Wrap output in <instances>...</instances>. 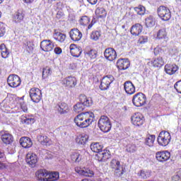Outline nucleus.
I'll return each mask as SVG.
<instances>
[{
	"mask_svg": "<svg viewBox=\"0 0 181 181\" xmlns=\"http://www.w3.org/2000/svg\"><path fill=\"white\" fill-rule=\"evenodd\" d=\"M93 121H94V113L91 112L81 113L74 119L75 124L80 128H87L92 124Z\"/></svg>",
	"mask_w": 181,
	"mask_h": 181,
	"instance_id": "f257e3e1",
	"label": "nucleus"
},
{
	"mask_svg": "<svg viewBox=\"0 0 181 181\" xmlns=\"http://www.w3.org/2000/svg\"><path fill=\"white\" fill-rule=\"evenodd\" d=\"M79 101L80 103H76L74 106V111L75 112H81L85 107H90L93 104V100L87 98L86 95H80Z\"/></svg>",
	"mask_w": 181,
	"mask_h": 181,
	"instance_id": "f03ea898",
	"label": "nucleus"
},
{
	"mask_svg": "<svg viewBox=\"0 0 181 181\" xmlns=\"http://www.w3.org/2000/svg\"><path fill=\"white\" fill-rule=\"evenodd\" d=\"M98 127L103 132L111 131V120L107 116H101L98 121Z\"/></svg>",
	"mask_w": 181,
	"mask_h": 181,
	"instance_id": "7ed1b4c3",
	"label": "nucleus"
},
{
	"mask_svg": "<svg viewBox=\"0 0 181 181\" xmlns=\"http://www.w3.org/2000/svg\"><path fill=\"white\" fill-rule=\"evenodd\" d=\"M170 139H172L170 133L164 131L159 134L157 141L158 145H160V146H168L170 142Z\"/></svg>",
	"mask_w": 181,
	"mask_h": 181,
	"instance_id": "20e7f679",
	"label": "nucleus"
},
{
	"mask_svg": "<svg viewBox=\"0 0 181 181\" xmlns=\"http://www.w3.org/2000/svg\"><path fill=\"white\" fill-rule=\"evenodd\" d=\"M110 167L115 172V175L117 177L124 175V168L121 167V163L117 159H112L110 161Z\"/></svg>",
	"mask_w": 181,
	"mask_h": 181,
	"instance_id": "39448f33",
	"label": "nucleus"
},
{
	"mask_svg": "<svg viewBox=\"0 0 181 181\" xmlns=\"http://www.w3.org/2000/svg\"><path fill=\"white\" fill-rule=\"evenodd\" d=\"M157 13L162 21H169L172 17L170 10L165 6H160L157 9Z\"/></svg>",
	"mask_w": 181,
	"mask_h": 181,
	"instance_id": "423d86ee",
	"label": "nucleus"
},
{
	"mask_svg": "<svg viewBox=\"0 0 181 181\" xmlns=\"http://www.w3.org/2000/svg\"><path fill=\"white\" fill-rule=\"evenodd\" d=\"M132 103L135 107H142L146 103V96L142 93H138L133 96Z\"/></svg>",
	"mask_w": 181,
	"mask_h": 181,
	"instance_id": "0eeeda50",
	"label": "nucleus"
},
{
	"mask_svg": "<svg viewBox=\"0 0 181 181\" xmlns=\"http://www.w3.org/2000/svg\"><path fill=\"white\" fill-rule=\"evenodd\" d=\"M30 97L33 103H39L42 100V90L37 88H31Z\"/></svg>",
	"mask_w": 181,
	"mask_h": 181,
	"instance_id": "6e6552de",
	"label": "nucleus"
},
{
	"mask_svg": "<svg viewBox=\"0 0 181 181\" xmlns=\"http://www.w3.org/2000/svg\"><path fill=\"white\" fill-rule=\"evenodd\" d=\"M112 81H114V76H112V75H108L103 77L100 82V90H108Z\"/></svg>",
	"mask_w": 181,
	"mask_h": 181,
	"instance_id": "1a4fd4ad",
	"label": "nucleus"
},
{
	"mask_svg": "<svg viewBox=\"0 0 181 181\" xmlns=\"http://www.w3.org/2000/svg\"><path fill=\"white\" fill-rule=\"evenodd\" d=\"M7 83L10 87L16 88L21 86V78L18 75H10L7 78Z\"/></svg>",
	"mask_w": 181,
	"mask_h": 181,
	"instance_id": "9d476101",
	"label": "nucleus"
},
{
	"mask_svg": "<svg viewBox=\"0 0 181 181\" xmlns=\"http://www.w3.org/2000/svg\"><path fill=\"white\" fill-rule=\"evenodd\" d=\"M111 158L110 150H103L95 155V159L99 162H107Z\"/></svg>",
	"mask_w": 181,
	"mask_h": 181,
	"instance_id": "9b49d317",
	"label": "nucleus"
},
{
	"mask_svg": "<svg viewBox=\"0 0 181 181\" xmlns=\"http://www.w3.org/2000/svg\"><path fill=\"white\" fill-rule=\"evenodd\" d=\"M170 158V153L167 151H158L156 153V159L158 162H166Z\"/></svg>",
	"mask_w": 181,
	"mask_h": 181,
	"instance_id": "f8f14e48",
	"label": "nucleus"
},
{
	"mask_svg": "<svg viewBox=\"0 0 181 181\" xmlns=\"http://www.w3.org/2000/svg\"><path fill=\"white\" fill-rule=\"evenodd\" d=\"M62 84L69 88H73L77 86V79L76 77L68 76L62 80Z\"/></svg>",
	"mask_w": 181,
	"mask_h": 181,
	"instance_id": "ddd939ff",
	"label": "nucleus"
},
{
	"mask_svg": "<svg viewBox=\"0 0 181 181\" xmlns=\"http://www.w3.org/2000/svg\"><path fill=\"white\" fill-rule=\"evenodd\" d=\"M54 45L50 40H44L40 42V49L42 52H52Z\"/></svg>",
	"mask_w": 181,
	"mask_h": 181,
	"instance_id": "4468645a",
	"label": "nucleus"
},
{
	"mask_svg": "<svg viewBox=\"0 0 181 181\" xmlns=\"http://www.w3.org/2000/svg\"><path fill=\"white\" fill-rule=\"evenodd\" d=\"M104 56L107 60L113 62L117 59V52L112 47L107 48L104 52Z\"/></svg>",
	"mask_w": 181,
	"mask_h": 181,
	"instance_id": "2eb2a0df",
	"label": "nucleus"
},
{
	"mask_svg": "<svg viewBox=\"0 0 181 181\" xmlns=\"http://www.w3.org/2000/svg\"><path fill=\"white\" fill-rule=\"evenodd\" d=\"M132 123L136 127H141L144 124V115L142 114L137 112L132 116Z\"/></svg>",
	"mask_w": 181,
	"mask_h": 181,
	"instance_id": "dca6fc26",
	"label": "nucleus"
},
{
	"mask_svg": "<svg viewBox=\"0 0 181 181\" xmlns=\"http://www.w3.org/2000/svg\"><path fill=\"white\" fill-rule=\"evenodd\" d=\"M55 108L58 112L61 115L64 114H67L69 111H70V108H69V105L66 104V103H59L56 106Z\"/></svg>",
	"mask_w": 181,
	"mask_h": 181,
	"instance_id": "f3484780",
	"label": "nucleus"
},
{
	"mask_svg": "<svg viewBox=\"0 0 181 181\" xmlns=\"http://www.w3.org/2000/svg\"><path fill=\"white\" fill-rule=\"evenodd\" d=\"M69 35L71 40H74V42H78V40H81V37H83V34L77 28L71 30Z\"/></svg>",
	"mask_w": 181,
	"mask_h": 181,
	"instance_id": "a211bd4d",
	"label": "nucleus"
},
{
	"mask_svg": "<svg viewBox=\"0 0 181 181\" xmlns=\"http://www.w3.org/2000/svg\"><path fill=\"white\" fill-rule=\"evenodd\" d=\"M26 162L32 168L35 167L36 163H37V156L33 153H28L26 156Z\"/></svg>",
	"mask_w": 181,
	"mask_h": 181,
	"instance_id": "6ab92c4d",
	"label": "nucleus"
},
{
	"mask_svg": "<svg viewBox=\"0 0 181 181\" xmlns=\"http://www.w3.org/2000/svg\"><path fill=\"white\" fill-rule=\"evenodd\" d=\"M164 70L167 74H169L170 76H172V74H175L178 70L179 66L176 64H167L165 65Z\"/></svg>",
	"mask_w": 181,
	"mask_h": 181,
	"instance_id": "aec40b11",
	"label": "nucleus"
},
{
	"mask_svg": "<svg viewBox=\"0 0 181 181\" xmlns=\"http://www.w3.org/2000/svg\"><path fill=\"white\" fill-rule=\"evenodd\" d=\"M124 88L127 94L130 95L134 94L135 93V86L131 82V81H127L124 83Z\"/></svg>",
	"mask_w": 181,
	"mask_h": 181,
	"instance_id": "412c9836",
	"label": "nucleus"
},
{
	"mask_svg": "<svg viewBox=\"0 0 181 181\" xmlns=\"http://www.w3.org/2000/svg\"><path fill=\"white\" fill-rule=\"evenodd\" d=\"M129 61L127 59H118L117 62V66L119 70H127L129 67Z\"/></svg>",
	"mask_w": 181,
	"mask_h": 181,
	"instance_id": "4be33fe9",
	"label": "nucleus"
},
{
	"mask_svg": "<svg viewBox=\"0 0 181 181\" xmlns=\"http://www.w3.org/2000/svg\"><path fill=\"white\" fill-rule=\"evenodd\" d=\"M25 18V13L22 10H18L16 11L13 17V21L16 23H21L23 18Z\"/></svg>",
	"mask_w": 181,
	"mask_h": 181,
	"instance_id": "5701e85b",
	"label": "nucleus"
},
{
	"mask_svg": "<svg viewBox=\"0 0 181 181\" xmlns=\"http://www.w3.org/2000/svg\"><path fill=\"white\" fill-rule=\"evenodd\" d=\"M38 141H40L41 145H45L46 146H50L53 144L52 140L49 139L47 136L39 135L37 137Z\"/></svg>",
	"mask_w": 181,
	"mask_h": 181,
	"instance_id": "b1692460",
	"label": "nucleus"
},
{
	"mask_svg": "<svg viewBox=\"0 0 181 181\" xmlns=\"http://www.w3.org/2000/svg\"><path fill=\"white\" fill-rule=\"evenodd\" d=\"M20 144L23 148H30L33 145V143L30 138L24 136L20 139Z\"/></svg>",
	"mask_w": 181,
	"mask_h": 181,
	"instance_id": "393cba45",
	"label": "nucleus"
},
{
	"mask_svg": "<svg viewBox=\"0 0 181 181\" xmlns=\"http://www.w3.org/2000/svg\"><path fill=\"white\" fill-rule=\"evenodd\" d=\"M69 49L71 56H74V57H80V54H81L82 52L80 47H78L74 44H71Z\"/></svg>",
	"mask_w": 181,
	"mask_h": 181,
	"instance_id": "a878e982",
	"label": "nucleus"
},
{
	"mask_svg": "<svg viewBox=\"0 0 181 181\" xmlns=\"http://www.w3.org/2000/svg\"><path fill=\"white\" fill-rule=\"evenodd\" d=\"M1 141L6 145H11L13 142V136L9 133H4L1 135Z\"/></svg>",
	"mask_w": 181,
	"mask_h": 181,
	"instance_id": "bb28decb",
	"label": "nucleus"
},
{
	"mask_svg": "<svg viewBox=\"0 0 181 181\" xmlns=\"http://www.w3.org/2000/svg\"><path fill=\"white\" fill-rule=\"evenodd\" d=\"M132 35L133 36H139V34L142 33V26L141 24L137 23L133 25L130 30Z\"/></svg>",
	"mask_w": 181,
	"mask_h": 181,
	"instance_id": "cd10ccee",
	"label": "nucleus"
},
{
	"mask_svg": "<svg viewBox=\"0 0 181 181\" xmlns=\"http://www.w3.org/2000/svg\"><path fill=\"white\" fill-rule=\"evenodd\" d=\"M47 170H39L35 173L37 179L40 181H45V179H47Z\"/></svg>",
	"mask_w": 181,
	"mask_h": 181,
	"instance_id": "c85d7f7f",
	"label": "nucleus"
},
{
	"mask_svg": "<svg viewBox=\"0 0 181 181\" xmlns=\"http://www.w3.org/2000/svg\"><path fill=\"white\" fill-rule=\"evenodd\" d=\"M88 141V135L86 134H79L76 139V141L78 145H86Z\"/></svg>",
	"mask_w": 181,
	"mask_h": 181,
	"instance_id": "c756f323",
	"label": "nucleus"
},
{
	"mask_svg": "<svg viewBox=\"0 0 181 181\" xmlns=\"http://www.w3.org/2000/svg\"><path fill=\"white\" fill-rule=\"evenodd\" d=\"M103 148L104 146L100 144V143H92L90 144L91 151L95 153H100L103 151Z\"/></svg>",
	"mask_w": 181,
	"mask_h": 181,
	"instance_id": "7c9ffc66",
	"label": "nucleus"
},
{
	"mask_svg": "<svg viewBox=\"0 0 181 181\" xmlns=\"http://www.w3.org/2000/svg\"><path fill=\"white\" fill-rule=\"evenodd\" d=\"M53 37L55 40H57V42H60L61 43H63V42L66 40V35L57 31H54Z\"/></svg>",
	"mask_w": 181,
	"mask_h": 181,
	"instance_id": "2f4dec72",
	"label": "nucleus"
},
{
	"mask_svg": "<svg viewBox=\"0 0 181 181\" xmlns=\"http://www.w3.org/2000/svg\"><path fill=\"white\" fill-rule=\"evenodd\" d=\"M155 139V135L148 134L145 139V145H147V146H153Z\"/></svg>",
	"mask_w": 181,
	"mask_h": 181,
	"instance_id": "473e14b6",
	"label": "nucleus"
},
{
	"mask_svg": "<svg viewBox=\"0 0 181 181\" xmlns=\"http://www.w3.org/2000/svg\"><path fill=\"white\" fill-rule=\"evenodd\" d=\"M59 177V173L57 172H54L51 173H47V179H45V181H54V180H57Z\"/></svg>",
	"mask_w": 181,
	"mask_h": 181,
	"instance_id": "72a5a7b5",
	"label": "nucleus"
},
{
	"mask_svg": "<svg viewBox=\"0 0 181 181\" xmlns=\"http://www.w3.org/2000/svg\"><path fill=\"white\" fill-rule=\"evenodd\" d=\"M0 53L4 59H6L9 56V51L4 44L0 45Z\"/></svg>",
	"mask_w": 181,
	"mask_h": 181,
	"instance_id": "f704fd0d",
	"label": "nucleus"
},
{
	"mask_svg": "<svg viewBox=\"0 0 181 181\" xmlns=\"http://www.w3.org/2000/svg\"><path fill=\"white\" fill-rule=\"evenodd\" d=\"M145 23L147 28H153V26H155V18L153 16H150L146 18Z\"/></svg>",
	"mask_w": 181,
	"mask_h": 181,
	"instance_id": "c9c22d12",
	"label": "nucleus"
},
{
	"mask_svg": "<svg viewBox=\"0 0 181 181\" xmlns=\"http://www.w3.org/2000/svg\"><path fill=\"white\" fill-rule=\"evenodd\" d=\"M151 170H141L138 173V175L141 176L142 179H148L151 175Z\"/></svg>",
	"mask_w": 181,
	"mask_h": 181,
	"instance_id": "e433bc0d",
	"label": "nucleus"
},
{
	"mask_svg": "<svg viewBox=\"0 0 181 181\" xmlns=\"http://www.w3.org/2000/svg\"><path fill=\"white\" fill-rule=\"evenodd\" d=\"M95 13L98 18H105L107 16V11L104 8H98L95 10Z\"/></svg>",
	"mask_w": 181,
	"mask_h": 181,
	"instance_id": "4c0bfd02",
	"label": "nucleus"
},
{
	"mask_svg": "<svg viewBox=\"0 0 181 181\" xmlns=\"http://www.w3.org/2000/svg\"><path fill=\"white\" fill-rule=\"evenodd\" d=\"M153 64L154 67H162L165 62H163V58L159 57L157 59H154L153 62Z\"/></svg>",
	"mask_w": 181,
	"mask_h": 181,
	"instance_id": "58836bf2",
	"label": "nucleus"
},
{
	"mask_svg": "<svg viewBox=\"0 0 181 181\" xmlns=\"http://www.w3.org/2000/svg\"><path fill=\"white\" fill-rule=\"evenodd\" d=\"M168 36V33H166V29L162 28L160 29L157 33L158 39H166Z\"/></svg>",
	"mask_w": 181,
	"mask_h": 181,
	"instance_id": "ea45409f",
	"label": "nucleus"
},
{
	"mask_svg": "<svg viewBox=\"0 0 181 181\" xmlns=\"http://www.w3.org/2000/svg\"><path fill=\"white\" fill-rule=\"evenodd\" d=\"M21 122L23 124H26L27 125H30L32 124H35V118L33 117H23L21 119Z\"/></svg>",
	"mask_w": 181,
	"mask_h": 181,
	"instance_id": "a19ab883",
	"label": "nucleus"
},
{
	"mask_svg": "<svg viewBox=\"0 0 181 181\" xmlns=\"http://www.w3.org/2000/svg\"><path fill=\"white\" fill-rule=\"evenodd\" d=\"M138 148L135 144H128L126 147V151L129 152V153H134L136 152Z\"/></svg>",
	"mask_w": 181,
	"mask_h": 181,
	"instance_id": "79ce46f5",
	"label": "nucleus"
},
{
	"mask_svg": "<svg viewBox=\"0 0 181 181\" xmlns=\"http://www.w3.org/2000/svg\"><path fill=\"white\" fill-rule=\"evenodd\" d=\"M71 159L72 162H75L76 163H77L78 162H80V160H81V157H80V153H73L71 155Z\"/></svg>",
	"mask_w": 181,
	"mask_h": 181,
	"instance_id": "37998d69",
	"label": "nucleus"
},
{
	"mask_svg": "<svg viewBox=\"0 0 181 181\" xmlns=\"http://www.w3.org/2000/svg\"><path fill=\"white\" fill-rule=\"evenodd\" d=\"M100 36L101 33L99 31H93L90 34V39H92V40L97 41L100 39Z\"/></svg>",
	"mask_w": 181,
	"mask_h": 181,
	"instance_id": "c03bdc74",
	"label": "nucleus"
},
{
	"mask_svg": "<svg viewBox=\"0 0 181 181\" xmlns=\"http://www.w3.org/2000/svg\"><path fill=\"white\" fill-rule=\"evenodd\" d=\"M135 12H136L137 15H145V7L144 6H139L138 7L134 8Z\"/></svg>",
	"mask_w": 181,
	"mask_h": 181,
	"instance_id": "a18cd8bd",
	"label": "nucleus"
},
{
	"mask_svg": "<svg viewBox=\"0 0 181 181\" xmlns=\"http://www.w3.org/2000/svg\"><path fill=\"white\" fill-rule=\"evenodd\" d=\"M52 74V69L49 67H46L42 71V78H46Z\"/></svg>",
	"mask_w": 181,
	"mask_h": 181,
	"instance_id": "49530a36",
	"label": "nucleus"
},
{
	"mask_svg": "<svg viewBox=\"0 0 181 181\" xmlns=\"http://www.w3.org/2000/svg\"><path fill=\"white\" fill-rule=\"evenodd\" d=\"M79 23L81 25H83L84 26L88 25L90 23V18L86 16H82L79 20Z\"/></svg>",
	"mask_w": 181,
	"mask_h": 181,
	"instance_id": "de8ad7c7",
	"label": "nucleus"
},
{
	"mask_svg": "<svg viewBox=\"0 0 181 181\" xmlns=\"http://www.w3.org/2000/svg\"><path fill=\"white\" fill-rule=\"evenodd\" d=\"M82 176H86V177H93L94 176V172L91 170H83V173L82 174Z\"/></svg>",
	"mask_w": 181,
	"mask_h": 181,
	"instance_id": "09e8293b",
	"label": "nucleus"
},
{
	"mask_svg": "<svg viewBox=\"0 0 181 181\" xmlns=\"http://www.w3.org/2000/svg\"><path fill=\"white\" fill-rule=\"evenodd\" d=\"M88 56H89V57H90V59H95V57H97V51H95L94 49H90L88 52Z\"/></svg>",
	"mask_w": 181,
	"mask_h": 181,
	"instance_id": "8fccbe9b",
	"label": "nucleus"
},
{
	"mask_svg": "<svg viewBox=\"0 0 181 181\" xmlns=\"http://www.w3.org/2000/svg\"><path fill=\"white\" fill-rule=\"evenodd\" d=\"M25 49L28 53H32L33 52V44L30 42H27Z\"/></svg>",
	"mask_w": 181,
	"mask_h": 181,
	"instance_id": "3c124183",
	"label": "nucleus"
},
{
	"mask_svg": "<svg viewBox=\"0 0 181 181\" xmlns=\"http://www.w3.org/2000/svg\"><path fill=\"white\" fill-rule=\"evenodd\" d=\"M174 88H175L177 93H180V94H181V81H178L177 82H176V83L174 85Z\"/></svg>",
	"mask_w": 181,
	"mask_h": 181,
	"instance_id": "603ef678",
	"label": "nucleus"
},
{
	"mask_svg": "<svg viewBox=\"0 0 181 181\" xmlns=\"http://www.w3.org/2000/svg\"><path fill=\"white\" fill-rule=\"evenodd\" d=\"M5 35V24L0 22V37H2Z\"/></svg>",
	"mask_w": 181,
	"mask_h": 181,
	"instance_id": "864d4df0",
	"label": "nucleus"
},
{
	"mask_svg": "<svg viewBox=\"0 0 181 181\" xmlns=\"http://www.w3.org/2000/svg\"><path fill=\"white\" fill-rule=\"evenodd\" d=\"M148 42V37L146 36H141L139 39V43L140 45H144V43H146Z\"/></svg>",
	"mask_w": 181,
	"mask_h": 181,
	"instance_id": "5fc2aeb1",
	"label": "nucleus"
},
{
	"mask_svg": "<svg viewBox=\"0 0 181 181\" xmlns=\"http://www.w3.org/2000/svg\"><path fill=\"white\" fill-rule=\"evenodd\" d=\"M83 170H81V168H79V167H76L75 168V172L76 173H78V175H81V176H83Z\"/></svg>",
	"mask_w": 181,
	"mask_h": 181,
	"instance_id": "6e6d98bb",
	"label": "nucleus"
},
{
	"mask_svg": "<svg viewBox=\"0 0 181 181\" xmlns=\"http://www.w3.org/2000/svg\"><path fill=\"white\" fill-rule=\"evenodd\" d=\"M162 52V49L157 47L154 49V54L156 56H158V54H159V53H160Z\"/></svg>",
	"mask_w": 181,
	"mask_h": 181,
	"instance_id": "4d7b16f0",
	"label": "nucleus"
},
{
	"mask_svg": "<svg viewBox=\"0 0 181 181\" xmlns=\"http://www.w3.org/2000/svg\"><path fill=\"white\" fill-rule=\"evenodd\" d=\"M54 53H56V54H60L62 53V48L60 47L54 48Z\"/></svg>",
	"mask_w": 181,
	"mask_h": 181,
	"instance_id": "13d9d810",
	"label": "nucleus"
},
{
	"mask_svg": "<svg viewBox=\"0 0 181 181\" xmlns=\"http://www.w3.org/2000/svg\"><path fill=\"white\" fill-rule=\"evenodd\" d=\"M173 181H181L180 177L178 175H175L173 177Z\"/></svg>",
	"mask_w": 181,
	"mask_h": 181,
	"instance_id": "bf43d9fd",
	"label": "nucleus"
},
{
	"mask_svg": "<svg viewBox=\"0 0 181 181\" xmlns=\"http://www.w3.org/2000/svg\"><path fill=\"white\" fill-rule=\"evenodd\" d=\"M90 5H95L97 2H98V0H87Z\"/></svg>",
	"mask_w": 181,
	"mask_h": 181,
	"instance_id": "052dcab7",
	"label": "nucleus"
},
{
	"mask_svg": "<svg viewBox=\"0 0 181 181\" xmlns=\"http://www.w3.org/2000/svg\"><path fill=\"white\" fill-rule=\"evenodd\" d=\"M21 109L23 110V111H24V112H26V111H28V106H26V105L25 104H22Z\"/></svg>",
	"mask_w": 181,
	"mask_h": 181,
	"instance_id": "680f3d73",
	"label": "nucleus"
},
{
	"mask_svg": "<svg viewBox=\"0 0 181 181\" xmlns=\"http://www.w3.org/2000/svg\"><path fill=\"white\" fill-rule=\"evenodd\" d=\"M62 16H63V13L58 11L57 13V19H60V18H62Z\"/></svg>",
	"mask_w": 181,
	"mask_h": 181,
	"instance_id": "e2e57ef3",
	"label": "nucleus"
},
{
	"mask_svg": "<svg viewBox=\"0 0 181 181\" xmlns=\"http://www.w3.org/2000/svg\"><path fill=\"white\" fill-rule=\"evenodd\" d=\"M5 156V153H4V151L0 150V159H2V158H4Z\"/></svg>",
	"mask_w": 181,
	"mask_h": 181,
	"instance_id": "0e129e2a",
	"label": "nucleus"
},
{
	"mask_svg": "<svg viewBox=\"0 0 181 181\" xmlns=\"http://www.w3.org/2000/svg\"><path fill=\"white\" fill-rule=\"evenodd\" d=\"M25 4H32L34 0H23Z\"/></svg>",
	"mask_w": 181,
	"mask_h": 181,
	"instance_id": "69168bd1",
	"label": "nucleus"
},
{
	"mask_svg": "<svg viewBox=\"0 0 181 181\" xmlns=\"http://www.w3.org/2000/svg\"><path fill=\"white\" fill-rule=\"evenodd\" d=\"M94 21H92L91 23L88 25V29H90V28H93Z\"/></svg>",
	"mask_w": 181,
	"mask_h": 181,
	"instance_id": "338daca9",
	"label": "nucleus"
},
{
	"mask_svg": "<svg viewBox=\"0 0 181 181\" xmlns=\"http://www.w3.org/2000/svg\"><path fill=\"white\" fill-rule=\"evenodd\" d=\"M81 181H95V180H89V179L85 178V179L82 180Z\"/></svg>",
	"mask_w": 181,
	"mask_h": 181,
	"instance_id": "774afa93",
	"label": "nucleus"
}]
</instances>
